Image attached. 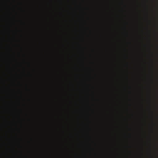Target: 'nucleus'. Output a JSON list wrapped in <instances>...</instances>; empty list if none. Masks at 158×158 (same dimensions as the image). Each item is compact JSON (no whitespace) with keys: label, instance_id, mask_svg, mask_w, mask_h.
I'll use <instances>...</instances> for the list:
<instances>
[{"label":"nucleus","instance_id":"nucleus-4","mask_svg":"<svg viewBox=\"0 0 158 158\" xmlns=\"http://www.w3.org/2000/svg\"><path fill=\"white\" fill-rule=\"evenodd\" d=\"M18 120L20 121H24L25 119L24 118H18Z\"/></svg>","mask_w":158,"mask_h":158},{"label":"nucleus","instance_id":"nucleus-2","mask_svg":"<svg viewBox=\"0 0 158 158\" xmlns=\"http://www.w3.org/2000/svg\"><path fill=\"white\" fill-rule=\"evenodd\" d=\"M15 120V118L14 117L13 118H11V117L9 116H7V117L6 119V120L7 121H10L11 120H13L14 121V120Z\"/></svg>","mask_w":158,"mask_h":158},{"label":"nucleus","instance_id":"nucleus-3","mask_svg":"<svg viewBox=\"0 0 158 158\" xmlns=\"http://www.w3.org/2000/svg\"><path fill=\"white\" fill-rule=\"evenodd\" d=\"M6 139L8 141H10V139L9 137L8 136V135H7L6 136Z\"/></svg>","mask_w":158,"mask_h":158},{"label":"nucleus","instance_id":"nucleus-1","mask_svg":"<svg viewBox=\"0 0 158 158\" xmlns=\"http://www.w3.org/2000/svg\"><path fill=\"white\" fill-rule=\"evenodd\" d=\"M2 66H1V129L2 128H63V127H3L2 123Z\"/></svg>","mask_w":158,"mask_h":158},{"label":"nucleus","instance_id":"nucleus-5","mask_svg":"<svg viewBox=\"0 0 158 158\" xmlns=\"http://www.w3.org/2000/svg\"><path fill=\"white\" fill-rule=\"evenodd\" d=\"M151 118H152V120H153V116H152V117H151Z\"/></svg>","mask_w":158,"mask_h":158}]
</instances>
